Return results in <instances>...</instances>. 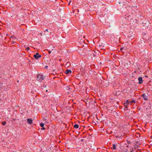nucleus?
<instances>
[{
	"label": "nucleus",
	"instance_id": "nucleus-1",
	"mask_svg": "<svg viewBox=\"0 0 152 152\" xmlns=\"http://www.w3.org/2000/svg\"><path fill=\"white\" fill-rule=\"evenodd\" d=\"M45 78V76L42 74H38L37 76V80L39 81H42Z\"/></svg>",
	"mask_w": 152,
	"mask_h": 152
},
{
	"label": "nucleus",
	"instance_id": "nucleus-2",
	"mask_svg": "<svg viewBox=\"0 0 152 152\" xmlns=\"http://www.w3.org/2000/svg\"><path fill=\"white\" fill-rule=\"evenodd\" d=\"M34 57L36 59H37L41 57V55H39V54L38 53H36V54L34 55Z\"/></svg>",
	"mask_w": 152,
	"mask_h": 152
},
{
	"label": "nucleus",
	"instance_id": "nucleus-3",
	"mask_svg": "<svg viewBox=\"0 0 152 152\" xmlns=\"http://www.w3.org/2000/svg\"><path fill=\"white\" fill-rule=\"evenodd\" d=\"M145 42L143 41H141L139 42V45H140V46H144L145 45Z\"/></svg>",
	"mask_w": 152,
	"mask_h": 152
},
{
	"label": "nucleus",
	"instance_id": "nucleus-4",
	"mask_svg": "<svg viewBox=\"0 0 152 152\" xmlns=\"http://www.w3.org/2000/svg\"><path fill=\"white\" fill-rule=\"evenodd\" d=\"M141 96L145 100H148L147 96L145 94H142L141 95Z\"/></svg>",
	"mask_w": 152,
	"mask_h": 152
},
{
	"label": "nucleus",
	"instance_id": "nucleus-5",
	"mask_svg": "<svg viewBox=\"0 0 152 152\" xmlns=\"http://www.w3.org/2000/svg\"><path fill=\"white\" fill-rule=\"evenodd\" d=\"M27 122L29 124H31L32 123V120L31 118L27 119Z\"/></svg>",
	"mask_w": 152,
	"mask_h": 152
},
{
	"label": "nucleus",
	"instance_id": "nucleus-6",
	"mask_svg": "<svg viewBox=\"0 0 152 152\" xmlns=\"http://www.w3.org/2000/svg\"><path fill=\"white\" fill-rule=\"evenodd\" d=\"M138 80H139V84H141L142 82V78L141 77H140L138 78Z\"/></svg>",
	"mask_w": 152,
	"mask_h": 152
},
{
	"label": "nucleus",
	"instance_id": "nucleus-7",
	"mask_svg": "<svg viewBox=\"0 0 152 152\" xmlns=\"http://www.w3.org/2000/svg\"><path fill=\"white\" fill-rule=\"evenodd\" d=\"M71 72L72 71L70 69H67L65 71V73L67 75L71 74Z\"/></svg>",
	"mask_w": 152,
	"mask_h": 152
},
{
	"label": "nucleus",
	"instance_id": "nucleus-8",
	"mask_svg": "<svg viewBox=\"0 0 152 152\" xmlns=\"http://www.w3.org/2000/svg\"><path fill=\"white\" fill-rule=\"evenodd\" d=\"M55 49L54 47H53V48L51 50L49 51L48 53L49 54H50L52 52H54L55 51Z\"/></svg>",
	"mask_w": 152,
	"mask_h": 152
},
{
	"label": "nucleus",
	"instance_id": "nucleus-9",
	"mask_svg": "<svg viewBox=\"0 0 152 152\" xmlns=\"http://www.w3.org/2000/svg\"><path fill=\"white\" fill-rule=\"evenodd\" d=\"M117 147V145L116 144H113V149H115Z\"/></svg>",
	"mask_w": 152,
	"mask_h": 152
},
{
	"label": "nucleus",
	"instance_id": "nucleus-10",
	"mask_svg": "<svg viewBox=\"0 0 152 152\" xmlns=\"http://www.w3.org/2000/svg\"><path fill=\"white\" fill-rule=\"evenodd\" d=\"M79 125L77 124H75L74 126V128H75L76 129L78 128L79 127Z\"/></svg>",
	"mask_w": 152,
	"mask_h": 152
},
{
	"label": "nucleus",
	"instance_id": "nucleus-11",
	"mask_svg": "<svg viewBox=\"0 0 152 152\" xmlns=\"http://www.w3.org/2000/svg\"><path fill=\"white\" fill-rule=\"evenodd\" d=\"M130 102L128 100H127L126 102L124 103V104H126L128 105L129 104Z\"/></svg>",
	"mask_w": 152,
	"mask_h": 152
},
{
	"label": "nucleus",
	"instance_id": "nucleus-12",
	"mask_svg": "<svg viewBox=\"0 0 152 152\" xmlns=\"http://www.w3.org/2000/svg\"><path fill=\"white\" fill-rule=\"evenodd\" d=\"M40 126L42 127H43L44 126V124L43 123H41L40 124Z\"/></svg>",
	"mask_w": 152,
	"mask_h": 152
},
{
	"label": "nucleus",
	"instance_id": "nucleus-13",
	"mask_svg": "<svg viewBox=\"0 0 152 152\" xmlns=\"http://www.w3.org/2000/svg\"><path fill=\"white\" fill-rule=\"evenodd\" d=\"M2 124H3V125L4 126L5 125V124H6V122H3L2 123Z\"/></svg>",
	"mask_w": 152,
	"mask_h": 152
},
{
	"label": "nucleus",
	"instance_id": "nucleus-14",
	"mask_svg": "<svg viewBox=\"0 0 152 152\" xmlns=\"http://www.w3.org/2000/svg\"><path fill=\"white\" fill-rule=\"evenodd\" d=\"M81 50H79V53L81 55H82L83 54L81 52Z\"/></svg>",
	"mask_w": 152,
	"mask_h": 152
},
{
	"label": "nucleus",
	"instance_id": "nucleus-15",
	"mask_svg": "<svg viewBox=\"0 0 152 152\" xmlns=\"http://www.w3.org/2000/svg\"><path fill=\"white\" fill-rule=\"evenodd\" d=\"M26 49L27 50H30V48L29 47H27L26 48Z\"/></svg>",
	"mask_w": 152,
	"mask_h": 152
},
{
	"label": "nucleus",
	"instance_id": "nucleus-16",
	"mask_svg": "<svg viewBox=\"0 0 152 152\" xmlns=\"http://www.w3.org/2000/svg\"><path fill=\"white\" fill-rule=\"evenodd\" d=\"M14 38H15V39H16L15 38V37H11V38H10L11 39H10V40H12V39H14Z\"/></svg>",
	"mask_w": 152,
	"mask_h": 152
},
{
	"label": "nucleus",
	"instance_id": "nucleus-17",
	"mask_svg": "<svg viewBox=\"0 0 152 152\" xmlns=\"http://www.w3.org/2000/svg\"><path fill=\"white\" fill-rule=\"evenodd\" d=\"M124 48H123V47L121 48V49H120V50L122 51L124 49Z\"/></svg>",
	"mask_w": 152,
	"mask_h": 152
},
{
	"label": "nucleus",
	"instance_id": "nucleus-18",
	"mask_svg": "<svg viewBox=\"0 0 152 152\" xmlns=\"http://www.w3.org/2000/svg\"><path fill=\"white\" fill-rule=\"evenodd\" d=\"M135 102L134 100H132V101L130 102L131 103H133L134 102Z\"/></svg>",
	"mask_w": 152,
	"mask_h": 152
},
{
	"label": "nucleus",
	"instance_id": "nucleus-19",
	"mask_svg": "<svg viewBox=\"0 0 152 152\" xmlns=\"http://www.w3.org/2000/svg\"><path fill=\"white\" fill-rule=\"evenodd\" d=\"M124 105H125V107L126 108H127V104H124Z\"/></svg>",
	"mask_w": 152,
	"mask_h": 152
},
{
	"label": "nucleus",
	"instance_id": "nucleus-20",
	"mask_svg": "<svg viewBox=\"0 0 152 152\" xmlns=\"http://www.w3.org/2000/svg\"><path fill=\"white\" fill-rule=\"evenodd\" d=\"M69 64V63H67V64L66 65H68Z\"/></svg>",
	"mask_w": 152,
	"mask_h": 152
},
{
	"label": "nucleus",
	"instance_id": "nucleus-21",
	"mask_svg": "<svg viewBox=\"0 0 152 152\" xmlns=\"http://www.w3.org/2000/svg\"><path fill=\"white\" fill-rule=\"evenodd\" d=\"M45 128L44 127H42V128L41 129H45Z\"/></svg>",
	"mask_w": 152,
	"mask_h": 152
},
{
	"label": "nucleus",
	"instance_id": "nucleus-22",
	"mask_svg": "<svg viewBox=\"0 0 152 152\" xmlns=\"http://www.w3.org/2000/svg\"><path fill=\"white\" fill-rule=\"evenodd\" d=\"M128 151V150L127 149H126V152H127Z\"/></svg>",
	"mask_w": 152,
	"mask_h": 152
},
{
	"label": "nucleus",
	"instance_id": "nucleus-23",
	"mask_svg": "<svg viewBox=\"0 0 152 152\" xmlns=\"http://www.w3.org/2000/svg\"><path fill=\"white\" fill-rule=\"evenodd\" d=\"M45 31H48V29H46L45 30Z\"/></svg>",
	"mask_w": 152,
	"mask_h": 152
},
{
	"label": "nucleus",
	"instance_id": "nucleus-24",
	"mask_svg": "<svg viewBox=\"0 0 152 152\" xmlns=\"http://www.w3.org/2000/svg\"><path fill=\"white\" fill-rule=\"evenodd\" d=\"M145 76L146 77H148L147 76Z\"/></svg>",
	"mask_w": 152,
	"mask_h": 152
},
{
	"label": "nucleus",
	"instance_id": "nucleus-25",
	"mask_svg": "<svg viewBox=\"0 0 152 152\" xmlns=\"http://www.w3.org/2000/svg\"><path fill=\"white\" fill-rule=\"evenodd\" d=\"M70 3H69L68 4H69V5H70Z\"/></svg>",
	"mask_w": 152,
	"mask_h": 152
},
{
	"label": "nucleus",
	"instance_id": "nucleus-26",
	"mask_svg": "<svg viewBox=\"0 0 152 152\" xmlns=\"http://www.w3.org/2000/svg\"><path fill=\"white\" fill-rule=\"evenodd\" d=\"M126 147H128V145H127V146H126Z\"/></svg>",
	"mask_w": 152,
	"mask_h": 152
},
{
	"label": "nucleus",
	"instance_id": "nucleus-27",
	"mask_svg": "<svg viewBox=\"0 0 152 152\" xmlns=\"http://www.w3.org/2000/svg\"><path fill=\"white\" fill-rule=\"evenodd\" d=\"M18 82H19V81H18Z\"/></svg>",
	"mask_w": 152,
	"mask_h": 152
},
{
	"label": "nucleus",
	"instance_id": "nucleus-28",
	"mask_svg": "<svg viewBox=\"0 0 152 152\" xmlns=\"http://www.w3.org/2000/svg\"><path fill=\"white\" fill-rule=\"evenodd\" d=\"M131 152H132V151H131Z\"/></svg>",
	"mask_w": 152,
	"mask_h": 152
}]
</instances>
